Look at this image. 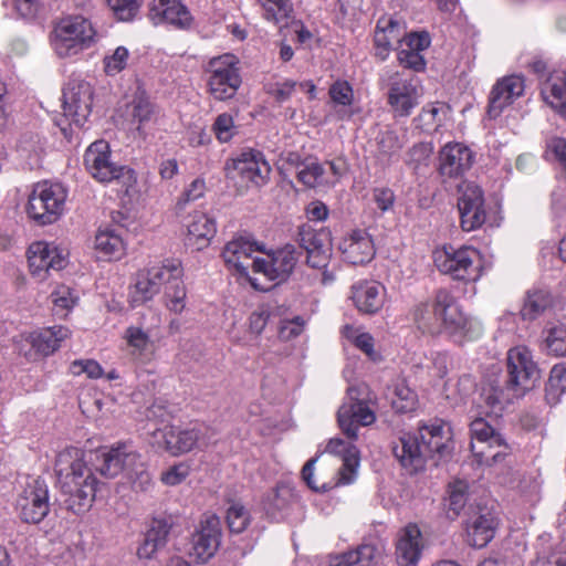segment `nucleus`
Listing matches in <instances>:
<instances>
[{
  "mask_svg": "<svg viewBox=\"0 0 566 566\" xmlns=\"http://www.w3.org/2000/svg\"><path fill=\"white\" fill-rule=\"evenodd\" d=\"M541 378L539 369L528 348L516 346L507 352L506 376L489 379L480 394L486 415L500 416L504 408L533 390Z\"/></svg>",
  "mask_w": 566,
  "mask_h": 566,
  "instance_id": "f257e3e1",
  "label": "nucleus"
},
{
  "mask_svg": "<svg viewBox=\"0 0 566 566\" xmlns=\"http://www.w3.org/2000/svg\"><path fill=\"white\" fill-rule=\"evenodd\" d=\"M54 471L64 505L74 514L86 512L94 502L97 480L84 461V452L78 448H66L55 459Z\"/></svg>",
  "mask_w": 566,
  "mask_h": 566,
  "instance_id": "f03ea898",
  "label": "nucleus"
},
{
  "mask_svg": "<svg viewBox=\"0 0 566 566\" xmlns=\"http://www.w3.org/2000/svg\"><path fill=\"white\" fill-rule=\"evenodd\" d=\"M410 314L416 328L423 335L437 336L443 332L462 335L470 325L457 297L447 289H439L431 298L416 304Z\"/></svg>",
  "mask_w": 566,
  "mask_h": 566,
  "instance_id": "7ed1b4c3",
  "label": "nucleus"
},
{
  "mask_svg": "<svg viewBox=\"0 0 566 566\" xmlns=\"http://www.w3.org/2000/svg\"><path fill=\"white\" fill-rule=\"evenodd\" d=\"M449 429L444 423L434 422L419 428V436L403 433L392 446V453L409 472L421 470L426 461L436 453L443 455L448 449Z\"/></svg>",
  "mask_w": 566,
  "mask_h": 566,
  "instance_id": "20e7f679",
  "label": "nucleus"
},
{
  "mask_svg": "<svg viewBox=\"0 0 566 566\" xmlns=\"http://www.w3.org/2000/svg\"><path fill=\"white\" fill-rule=\"evenodd\" d=\"M84 165L90 175L99 182H116L125 195L135 186V171L127 166L111 161V148L107 142L92 143L84 154Z\"/></svg>",
  "mask_w": 566,
  "mask_h": 566,
  "instance_id": "39448f33",
  "label": "nucleus"
},
{
  "mask_svg": "<svg viewBox=\"0 0 566 566\" xmlns=\"http://www.w3.org/2000/svg\"><path fill=\"white\" fill-rule=\"evenodd\" d=\"M375 396L365 384L352 386L347 389V401L337 412L339 428L350 440L358 437V428L367 427L376 421L375 411L370 408Z\"/></svg>",
  "mask_w": 566,
  "mask_h": 566,
  "instance_id": "423d86ee",
  "label": "nucleus"
},
{
  "mask_svg": "<svg viewBox=\"0 0 566 566\" xmlns=\"http://www.w3.org/2000/svg\"><path fill=\"white\" fill-rule=\"evenodd\" d=\"M326 451L334 454H342L343 464L337 472V480H325L319 473L314 476V464L316 459L308 460L302 469V479L314 491H327L339 484L353 482L356 469L359 464L358 450L353 444H346L342 439H331L326 446Z\"/></svg>",
  "mask_w": 566,
  "mask_h": 566,
  "instance_id": "0eeeda50",
  "label": "nucleus"
},
{
  "mask_svg": "<svg viewBox=\"0 0 566 566\" xmlns=\"http://www.w3.org/2000/svg\"><path fill=\"white\" fill-rule=\"evenodd\" d=\"M433 262L441 273L450 275L453 280L475 281L480 276V253L471 247L438 248L433 251Z\"/></svg>",
  "mask_w": 566,
  "mask_h": 566,
  "instance_id": "6e6552de",
  "label": "nucleus"
},
{
  "mask_svg": "<svg viewBox=\"0 0 566 566\" xmlns=\"http://www.w3.org/2000/svg\"><path fill=\"white\" fill-rule=\"evenodd\" d=\"M66 189L59 182H39L29 196L27 212L39 226L55 222L63 212Z\"/></svg>",
  "mask_w": 566,
  "mask_h": 566,
  "instance_id": "1a4fd4ad",
  "label": "nucleus"
},
{
  "mask_svg": "<svg viewBox=\"0 0 566 566\" xmlns=\"http://www.w3.org/2000/svg\"><path fill=\"white\" fill-rule=\"evenodd\" d=\"M226 177L240 188L261 187L270 178L271 167L259 150H247L227 160Z\"/></svg>",
  "mask_w": 566,
  "mask_h": 566,
  "instance_id": "9d476101",
  "label": "nucleus"
},
{
  "mask_svg": "<svg viewBox=\"0 0 566 566\" xmlns=\"http://www.w3.org/2000/svg\"><path fill=\"white\" fill-rule=\"evenodd\" d=\"M95 31L91 22L80 15L62 19L54 28L52 43L59 56H72L86 49Z\"/></svg>",
  "mask_w": 566,
  "mask_h": 566,
  "instance_id": "9b49d317",
  "label": "nucleus"
},
{
  "mask_svg": "<svg viewBox=\"0 0 566 566\" xmlns=\"http://www.w3.org/2000/svg\"><path fill=\"white\" fill-rule=\"evenodd\" d=\"M49 486L41 478L29 479L18 494L15 510L21 522L39 524L50 513Z\"/></svg>",
  "mask_w": 566,
  "mask_h": 566,
  "instance_id": "f8f14e48",
  "label": "nucleus"
},
{
  "mask_svg": "<svg viewBox=\"0 0 566 566\" xmlns=\"http://www.w3.org/2000/svg\"><path fill=\"white\" fill-rule=\"evenodd\" d=\"M177 275H182V268L178 261H166L161 264L154 265L137 273L135 291L132 302L135 305L150 301L157 295L161 286L165 287Z\"/></svg>",
  "mask_w": 566,
  "mask_h": 566,
  "instance_id": "ddd939ff",
  "label": "nucleus"
},
{
  "mask_svg": "<svg viewBox=\"0 0 566 566\" xmlns=\"http://www.w3.org/2000/svg\"><path fill=\"white\" fill-rule=\"evenodd\" d=\"M237 64V59L230 54L210 61L208 87L216 99L227 101L237 94L242 82Z\"/></svg>",
  "mask_w": 566,
  "mask_h": 566,
  "instance_id": "4468645a",
  "label": "nucleus"
},
{
  "mask_svg": "<svg viewBox=\"0 0 566 566\" xmlns=\"http://www.w3.org/2000/svg\"><path fill=\"white\" fill-rule=\"evenodd\" d=\"M301 253L293 244L264 253L252 261L253 274H260L270 282H285L293 273Z\"/></svg>",
  "mask_w": 566,
  "mask_h": 566,
  "instance_id": "2eb2a0df",
  "label": "nucleus"
},
{
  "mask_svg": "<svg viewBox=\"0 0 566 566\" xmlns=\"http://www.w3.org/2000/svg\"><path fill=\"white\" fill-rule=\"evenodd\" d=\"M387 104L394 117H408L419 105L422 95L415 77L394 73L386 81Z\"/></svg>",
  "mask_w": 566,
  "mask_h": 566,
  "instance_id": "dca6fc26",
  "label": "nucleus"
},
{
  "mask_svg": "<svg viewBox=\"0 0 566 566\" xmlns=\"http://www.w3.org/2000/svg\"><path fill=\"white\" fill-rule=\"evenodd\" d=\"M69 334L66 327L53 326L40 333L20 334L13 337V345L28 360H36L54 353Z\"/></svg>",
  "mask_w": 566,
  "mask_h": 566,
  "instance_id": "f3484780",
  "label": "nucleus"
},
{
  "mask_svg": "<svg viewBox=\"0 0 566 566\" xmlns=\"http://www.w3.org/2000/svg\"><path fill=\"white\" fill-rule=\"evenodd\" d=\"M458 210L463 231L481 228L486 220L483 190L473 181L464 180L458 186Z\"/></svg>",
  "mask_w": 566,
  "mask_h": 566,
  "instance_id": "a211bd4d",
  "label": "nucleus"
},
{
  "mask_svg": "<svg viewBox=\"0 0 566 566\" xmlns=\"http://www.w3.org/2000/svg\"><path fill=\"white\" fill-rule=\"evenodd\" d=\"M471 437L476 442L471 443V450L481 463H495L506 454L509 447L503 437L482 418L470 424Z\"/></svg>",
  "mask_w": 566,
  "mask_h": 566,
  "instance_id": "6ab92c4d",
  "label": "nucleus"
},
{
  "mask_svg": "<svg viewBox=\"0 0 566 566\" xmlns=\"http://www.w3.org/2000/svg\"><path fill=\"white\" fill-rule=\"evenodd\" d=\"M259 251L260 245L255 241L247 237H238L224 245L222 258L230 271L248 277L255 290L269 291L271 286L261 284L256 277L249 274V270L252 269V261L256 258L253 254Z\"/></svg>",
  "mask_w": 566,
  "mask_h": 566,
  "instance_id": "aec40b11",
  "label": "nucleus"
},
{
  "mask_svg": "<svg viewBox=\"0 0 566 566\" xmlns=\"http://www.w3.org/2000/svg\"><path fill=\"white\" fill-rule=\"evenodd\" d=\"M151 444L167 451L171 455H179L191 451L198 446L207 444V442L199 428L180 429L174 426H166L151 433Z\"/></svg>",
  "mask_w": 566,
  "mask_h": 566,
  "instance_id": "412c9836",
  "label": "nucleus"
},
{
  "mask_svg": "<svg viewBox=\"0 0 566 566\" xmlns=\"http://www.w3.org/2000/svg\"><path fill=\"white\" fill-rule=\"evenodd\" d=\"M221 542V522L214 514H205L190 539L188 554L197 562L209 560Z\"/></svg>",
  "mask_w": 566,
  "mask_h": 566,
  "instance_id": "4be33fe9",
  "label": "nucleus"
},
{
  "mask_svg": "<svg viewBox=\"0 0 566 566\" xmlns=\"http://www.w3.org/2000/svg\"><path fill=\"white\" fill-rule=\"evenodd\" d=\"M93 88L88 82L73 80L63 91V114L81 127L92 111Z\"/></svg>",
  "mask_w": 566,
  "mask_h": 566,
  "instance_id": "5701e85b",
  "label": "nucleus"
},
{
  "mask_svg": "<svg viewBox=\"0 0 566 566\" xmlns=\"http://www.w3.org/2000/svg\"><path fill=\"white\" fill-rule=\"evenodd\" d=\"M497 525V516L491 509L470 504L467 534L471 546L478 548L486 546L493 539Z\"/></svg>",
  "mask_w": 566,
  "mask_h": 566,
  "instance_id": "b1692460",
  "label": "nucleus"
},
{
  "mask_svg": "<svg viewBox=\"0 0 566 566\" xmlns=\"http://www.w3.org/2000/svg\"><path fill=\"white\" fill-rule=\"evenodd\" d=\"M139 458L130 444L117 443L97 455V470L103 476L113 479L123 472L127 474Z\"/></svg>",
  "mask_w": 566,
  "mask_h": 566,
  "instance_id": "393cba45",
  "label": "nucleus"
},
{
  "mask_svg": "<svg viewBox=\"0 0 566 566\" xmlns=\"http://www.w3.org/2000/svg\"><path fill=\"white\" fill-rule=\"evenodd\" d=\"M28 261L31 273L40 279L50 270L60 271L66 265L57 248L46 242L32 243L28 250Z\"/></svg>",
  "mask_w": 566,
  "mask_h": 566,
  "instance_id": "a878e982",
  "label": "nucleus"
},
{
  "mask_svg": "<svg viewBox=\"0 0 566 566\" xmlns=\"http://www.w3.org/2000/svg\"><path fill=\"white\" fill-rule=\"evenodd\" d=\"M439 172L442 177L458 178L473 165V153L463 144H447L439 155Z\"/></svg>",
  "mask_w": 566,
  "mask_h": 566,
  "instance_id": "bb28decb",
  "label": "nucleus"
},
{
  "mask_svg": "<svg viewBox=\"0 0 566 566\" xmlns=\"http://www.w3.org/2000/svg\"><path fill=\"white\" fill-rule=\"evenodd\" d=\"M524 88L522 76L510 75L499 80L491 91L488 107L489 116L491 118L497 117L506 106L523 95Z\"/></svg>",
  "mask_w": 566,
  "mask_h": 566,
  "instance_id": "cd10ccee",
  "label": "nucleus"
},
{
  "mask_svg": "<svg viewBox=\"0 0 566 566\" xmlns=\"http://www.w3.org/2000/svg\"><path fill=\"white\" fill-rule=\"evenodd\" d=\"M344 259L354 264H365L375 256V247L370 235L365 230H355L339 244Z\"/></svg>",
  "mask_w": 566,
  "mask_h": 566,
  "instance_id": "c85d7f7f",
  "label": "nucleus"
},
{
  "mask_svg": "<svg viewBox=\"0 0 566 566\" xmlns=\"http://www.w3.org/2000/svg\"><path fill=\"white\" fill-rule=\"evenodd\" d=\"M423 548L422 535L416 524H409L399 533L396 544V558L400 566L418 563Z\"/></svg>",
  "mask_w": 566,
  "mask_h": 566,
  "instance_id": "c756f323",
  "label": "nucleus"
},
{
  "mask_svg": "<svg viewBox=\"0 0 566 566\" xmlns=\"http://www.w3.org/2000/svg\"><path fill=\"white\" fill-rule=\"evenodd\" d=\"M352 298L359 312L374 314L384 305L385 287L375 281H360L352 286Z\"/></svg>",
  "mask_w": 566,
  "mask_h": 566,
  "instance_id": "7c9ffc66",
  "label": "nucleus"
},
{
  "mask_svg": "<svg viewBox=\"0 0 566 566\" xmlns=\"http://www.w3.org/2000/svg\"><path fill=\"white\" fill-rule=\"evenodd\" d=\"M187 245L201 251L210 244L216 234V222L203 212H195L187 224Z\"/></svg>",
  "mask_w": 566,
  "mask_h": 566,
  "instance_id": "2f4dec72",
  "label": "nucleus"
},
{
  "mask_svg": "<svg viewBox=\"0 0 566 566\" xmlns=\"http://www.w3.org/2000/svg\"><path fill=\"white\" fill-rule=\"evenodd\" d=\"M153 18L185 29L190 27L192 18L188 9L179 0H153L150 8Z\"/></svg>",
  "mask_w": 566,
  "mask_h": 566,
  "instance_id": "473e14b6",
  "label": "nucleus"
},
{
  "mask_svg": "<svg viewBox=\"0 0 566 566\" xmlns=\"http://www.w3.org/2000/svg\"><path fill=\"white\" fill-rule=\"evenodd\" d=\"M128 353L134 360L148 363L155 353V343L150 339L148 333L139 326H129L125 331Z\"/></svg>",
  "mask_w": 566,
  "mask_h": 566,
  "instance_id": "72a5a7b5",
  "label": "nucleus"
},
{
  "mask_svg": "<svg viewBox=\"0 0 566 566\" xmlns=\"http://www.w3.org/2000/svg\"><path fill=\"white\" fill-rule=\"evenodd\" d=\"M171 524L163 518H154L150 527L146 532L143 544L137 549L139 558L149 559L154 554L163 548L170 533Z\"/></svg>",
  "mask_w": 566,
  "mask_h": 566,
  "instance_id": "f704fd0d",
  "label": "nucleus"
},
{
  "mask_svg": "<svg viewBox=\"0 0 566 566\" xmlns=\"http://www.w3.org/2000/svg\"><path fill=\"white\" fill-rule=\"evenodd\" d=\"M544 101L560 116L566 118V78L551 76L542 86Z\"/></svg>",
  "mask_w": 566,
  "mask_h": 566,
  "instance_id": "c9c22d12",
  "label": "nucleus"
},
{
  "mask_svg": "<svg viewBox=\"0 0 566 566\" xmlns=\"http://www.w3.org/2000/svg\"><path fill=\"white\" fill-rule=\"evenodd\" d=\"M469 483L464 480H454L448 484L444 506L449 518H457L469 503Z\"/></svg>",
  "mask_w": 566,
  "mask_h": 566,
  "instance_id": "e433bc0d",
  "label": "nucleus"
},
{
  "mask_svg": "<svg viewBox=\"0 0 566 566\" xmlns=\"http://www.w3.org/2000/svg\"><path fill=\"white\" fill-rule=\"evenodd\" d=\"M379 552L374 545H360L357 549L335 556L329 566H371Z\"/></svg>",
  "mask_w": 566,
  "mask_h": 566,
  "instance_id": "4c0bfd02",
  "label": "nucleus"
},
{
  "mask_svg": "<svg viewBox=\"0 0 566 566\" xmlns=\"http://www.w3.org/2000/svg\"><path fill=\"white\" fill-rule=\"evenodd\" d=\"M399 23L392 19L379 20L375 31L376 55L384 60L391 46L392 41H399Z\"/></svg>",
  "mask_w": 566,
  "mask_h": 566,
  "instance_id": "58836bf2",
  "label": "nucleus"
},
{
  "mask_svg": "<svg viewBox=\"0 0 566 566\" xmlns=\"http://www.w3.org/2000/svg\"><path fill=\"white\" fill-rule=\"evenodd\" d=\"M297 241L306 253L322 251L325 243L327 251H332L331 232L324 229L317 231L308 224H303L298 227Z\"/></svg>",
  "mask_w": 566,
  "mask_h": 566,
  "instance_id": "ea45409f",
  "label": "nucleus"
},
{
  "mask_svg": "<svg viewBox=\"0 0 566 566\" xmlns=\"http://www.w3.org/2000/svg\"><path fill=\"white\" fill-rule=\"evenodd\" d=\"M293 492L285 485H277L266 495L264 510L272 518H277L290 505Z\"/></svg>",
  "mask_w": 566,
  "mask_h": 566,
  "instance_id": "a19ab883",
  "label": "nucleus"
},
{
  "mask_svg": "<svg viewBox=\"0 0 566 566\" xmlns=\"http://www.w3.org/2000/svg\"><path fill=\"white\" fill-rule=\"evenodd\" d=\"M95 249L105 256H119L124 242L119 233L112 229L99 230L95 235Z\"/></svg>",
  "mask_w": 566,
  "mask_h": 566,
  "instance_id": "79ce46f5",
  "label": "nucleus"
},
{
  "mask_svg": "<svg viewBox=\"0 0 566 566\" xmlns=\"http://www.w3.org/2000/svg\"><path fill=\"white\" fill-rule=\"evenodd\" d=\"M417 394L405 382L397 381L392 387L391 406L396 412L406 413L413 411L417 407Z\"/></svg>",
  "mask_w": 566,
  "mask_h": 566,
  "instance_id": "37998d69",
  "label": "nucleus"
},
{
  "mask_svg": "<svg viewBox=\"0 0 566 566\" xmlns=\"http://www.w3.org/2000/svg\"><path fill=\"white\" fill-rule=\"evenodd\" d=\"M552 305V296L548 292L537 290L528 292L522 308V315L525 319L533 321L542 315Z\"/></svg>",
  "mask_w": 566,
  "mask_h": 566,
  "instance_id": "c03bdc74",
  "label": "nucleus"
},
{
  "mask_svg": "<svg viewBox=\"0 0 566 566\" xmlns=\"http://www.w3.org/2000/svg\"><path fill=\"white\" fill-rule=\"evenodd\" d=\"M53 311L60 317H65L67 312L77 303V295L67 285H59L51 294Z\"/></svg>",
  "mask_w": 566,
  "mask_h": 566,
  "instance_id": "a18cd8bd",
  "label": "nucleus"
},
{
  "mask_svg": "<svg viewBox=\"0 0 566 566\" xmlns=\"http://www.w3.org/2000/svg\"><path fill=\"white\" fill-rule=\"evenodd\" d=\"M186 287L182 282V275H177L165 289L167 306L175 313H181L185 308Z\"/></svg>",
  "mask_w": 566,
  "mask_h": 566,
  "instance_id": "49530a36",
  "label": "nucleus"
},
{
  "mask_svg": "<svg viewBox=\"0 0 566 566\" xmlns=\"http://www.w3.org/2000/svg\"><path fill=\"white\" fill-rule=\"evenodd\" d=\"M545 344L551 354L555 356L566 355V316L548 329Z\"/></svg>",
  "mask_w": 566,
  "mask_h": 566,
  "instance_id": "de8ad7c7",
  "label": "nucleus"
},
{
  "mask_svg": "<svg viewBox=\"0 0 566 566\" xmlns=\"http://www.w3.org/2000/svg\"><path fill=\"white\" fill-rule=\"evenodd\" d=\"M128 112L133 118V122H137L139 125H142L150 120L151 116L154 115V105L144 94H138L128 105Z\"/></svg>",
  "mask_w": 566,
  "mask_h": 566,
  "instance_id": "09e8293b",
  "label": "nucleus"
},
{
  "mask_svg": "<svg viewBox=\"0 0 566 566\" xmlns=\"http://www.w3.org/2000/svg\"><path fill=\"white\" fill-rule=\"evenodd\" d=\"M127 478L135 491L147 492L153 486L151 474L147 471L140 458L133 465L132 470H128Z\"/></svg>",
  "mask_w": 566,
  "mask_h": 566,
  "instance_id": "8fccbe9b",
  "label": "nucleus"
},
{
  "mask_svg": "<svg viewBox=\"0 0 566 566\" xmlns=\"http://www.w3.org/2000/svg\"><path fill=\"white\" fill-rule=\"evenodd\" d=\"M261 4L265 19L275 23L286 19L292 10L290 0H262Z\"/></svg>",
  "mask_w": 566,
  "mask_h": 566,
  "instance_id": "3c124183",
  "label": "nucleus"
},
{
  "mask_svg": "<svg viewBox=\"0 0 566 566\" xmlns=\"http://www.w3.org/2000/svg\"><path fill=\"white\" fill-rule=\"evenodd\" d=\"M227 522L231 532L241 533L250 523V514L243 505L233 503L227 511Z\"/></svg>",
  "mask_w": 566,
  "mask_h": 566,
  "instance_id": "603ef678",
  "label": "nucleus"
},
{
  "mask_svg": "<svg viewBox=\"0 0 566 566\" xmlns=\"http://www.w3.org/2000/svg\"><path fill=\"white\" fill-rule=\"evenodd\" d=\"M212 130L220 143L230 142L237 134L233 117L228 113L218 115L212 125Z\"/></svg>",
  "mask_w": 566,
  "mask_h": 566,
  "instance_id": "864d4df0",
  "label": "nucleus"
},
{
  "mask_svg": "<svg viewBox=\"0 0 566 566\" xmlns=\"http://www.w3.org/2000/svg\"><path fill=\"white\" fill-rule=\"evenodd\" d=\"M323 175L324 168L316 160H310L306 161V164H302V168L297 170L298 181L308 188L316 187Z\"/></svg>",
  "mask_w": 566,
  "mask_h": 566,
  "instance_id": "5fc2aeb1",
  "label": "nucleus"
},
{
  "mask_svg": "<svg viewBox=\"0 0 566 566\" xmlns=\"http://www.w3.org/2000/svg\"><path fill=\"white\" fill-rule=\"evenodd\" d=\"M143 0H107L109 8L122 21L132 20L138 12Z\"/></svg>",
  "mask_w": 566,
  "mask_h": 566,
  "instance_id": "6e6d98bb",
  "label": "nucleus"
},
{
  "mask_svg": "<svg viewBox=\"0 0 566 566\" xmlns=\"http://www.w3.org/2000/svg\"><path fill=\"white\" fill-rule=\"evenodd\" d=\"M329 96L335 104L348 106L354 98L353 88L346 81H336L329 87Z\"/></svg>",
  "mask_w": 566,
  "mask_h": 566,
  "instance_id": "4d7b16f0",
  "label": "nucleus"
},
{
  "mask_svg": "<svg viewBox=\"0 0 566 566\" xmlns=\"http://www.w3.org/2000/svg\"><path fill=\"white\" fill-rule=\"evenodd\" d=\"M432 153L433 147L430 143L416 144L407 154V163L417 169L420 165L427 164Z\"/></svg>",
  "mask_w": 566,
  "mask_h": 566,
  "instance_id": "13d9d810",
  "label": "nucleus"
},
{
  "mask_svg": "<svg viewBox=\"0 0 566 566\" xmlns=\"http://www.w3.org/2000/svg\"><path fill=\"white\" fill-rule=\"evenodd\" d=\"M304 326L305 321L301 316L283 321L279 328V337L285 342L291 340L303 333Z\"/></svg>",
  "mask_w": 566,
  "mask_h": 566,
  "instance_id": "bf43d9fd",
  "label": "nucleus"
},
{
  "mask_svg": "<svg viewBox=\"0 0 566 566\" xmlns=\"http://www.w3.org/2000/svg\"><path fill=\"white\" fill-rule=\"evenodd\" d=\"M128 57V51L124 46H118L112 56L105 57L104 67L108 75H115L119 73L126 65Z\"/></svg>",
  "mask_w": 566,
  "mask_h": 566,
  "instance_id": "052dcab7",
  "label": "nucleus"
},
{
  "mask_svg": "<svg viewBox=\"0 0 566 566\" xmlns=\"http://www.w3.org/2000/svg\"><path fill=\"white\" fill-rule=\"evenodd\" d=\"M547 389L554 394L566 392V365H555L549 374Z\"/></svg>",
  "mask_w": 566,
  "mask_h": 566,
  "instance_id": "680f3d73",
  "label": "nucleus"
},
{
  "mask_svg": "<svg viewBox=\"0 0 566 566\" xmlns=\"http://www.w3.org/2000/svg\"><path fill=\"white\" fill-rule=\"evenodd\" d=\"M398 61L403 67L411 69L417 72L422 71L426 66L424 59L420 52L411 51L406 48L398 52Z\"/></svg>",
  "mask_w": 566,
  "mask_h": 566,
  "instance_id": "e2e57ef3",
  "label": "nucleus"
},
{
  "mask_svg": "<svg viewBox=\"0 0 566 566\" xmlns=\"http://www.w3.org/2000/svg\"><path fill=\"white\" fill-rule=\"evenodd\" d=\"M297 83L295 81L287 80L283 83L270 84L266 92L274 97L279 103L287 101L294 92Z\"/></svg>",
  "mask_w": 566,
  "mask_h": 566,
  "instance_id": "0e129e2a",
  "label": "nucleus"
},
{
  "mask_svg": "<svg viewBox=\"0 0 566 566\" xmlns=\"http://www.w3.org/2000/svg\"><path fill=\"white\" fill-rule=\"evenodd\" d=\"M71 373L73 375H81L85 373L90 378H98L102 376L103 369L95 360H75L71 365Z\"/></svg>",
  "mask_w": 566,
  "mask_h": 566,
  "instance_id": "69168bd1",
  "label": "nucleus"
},
{
  "mask_svg": "<svg viewBox=\"0 0 566 566\" xmlns=\"http://www.w3.org/2000/svg\"><path fill=\"white\" fill-rule=\"evenodd\" d=\"M189 465L178 463L161 474V481L167 485H177L189 475Z\"/></svg>",
  "mask_w": 566,
  "mask_h": 566,
  "instance_id": "338daca9",
  "label": "nucleus"
},
{
  "mask_svg": "<svg viewBox=\"0 0 566 566\" xmlns=\"http://www.w3.org/2000/svg\"><path fill=\"white\" fill-rule=\"evenodd\" d=\"M546 153L552 154L566 170V139L552 137L547 140Z\"/></svg>",
  "mask_w": 566,
  "mask_h": 566,
  "instance_id": "774afa93",
  "label": "nucleus"
}]
</instances>
